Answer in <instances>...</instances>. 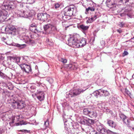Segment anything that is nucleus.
Instances as JSON below:
<instances>
[{
  "instance_id": "27",
  "label": "nucleus",
  "mask_w": 134,
  "mask_h": 134,
  "mask_svg": "<svg viewBox=\"0 0 134 134\" xmlns=\"http://www.w3.org/2000/svg\"><path fill=\"white\" fill-rule=\"evenodd\" d=\"M96 9V6L94 5L93 4H92V5L91 7H89L88 8H86V13L87 14L89 11L90 10L91 11H94Z\"/></svg>"
},
{
  "instance_id": "37",
  "label": "nucleus",
  "mask_w": 134,
  "mask_h": 134,
  "mask_svg": "<svg viewBox=\"0 0 134 134\" xmlns=\"http://www.w3.org/2000/svg\"><path fill=\"white\" fill-rule=\"evenodd\" d=\"M63 120L64 121H66V120L68 118V116H66L65 113H63Z\"/></svg>"
},
{
  "instance_id": "24",
  "label": "nucleus",
  "mask_w": 134,
  "mask_h": 134,
  "mask_svg": "<svg viewBox=\"0 0 134 134\" xmlns=\"http://www.w3.org/2000/svg\"><path fill=\"white\" fill-rule=\"evenodd\" d=\"M9 59L11 62H13L18 64L19 62L20 58L19 57H10Z\"/></svg>"
},
{
  "instance_id": "38",
  "label": "nucleus",
  "mask_w": 134,
  "mask_h": 134,
  "mask_svg": "<svg viewBox=\"0 0 134 134\" xmlns=\"http://www.w3.org/2000/svg\"><path fill=\"white\" fill-rule=\"evenodd\" d=\"M94 20L93 17H92L88 19V20H87V22L88 23H91Z\"/></svg>"
},
{
  "instance_id": "16",
  "label": "nucleus",
  "mask_w": 134,
  "mask_h": 134,
  "mask_svg": "<svg viewBox=\"0 0 134 134\" xmlns=\"http://www.w3.org/2000/svg\"><path fill=\"white\" fill-rule=\"evenodd\" d=\"M22 70L26 73H28L31 72V69L30 66L24 64L22 66H20Z\"/></svg>"
},
{
  "instance_id": "41",
  "label": "nucleus",
  "mask_w": 134,
  "mask_h": 134,
  "mask_svg": "<svg viewBox=\"0 0 134 134\" xmlns=\"http://www.w3.org/2000/svg\"><path fill=\"white\" fill-rule=\"evenodd\" d=\"M54 8L57 9L58 8L60 7V5L58 3H55L54 4Z\"/></svg>"
},
{
  "instance_id": "57",
  "label": "nucleus",
  "mask_w": 134,
  "mask_h": 134,
  "mask_svg": "<svg viewBox=\"0 0 134 134\" xmlns=\"http://www.w3.org/2000/svg\"><path fill=\"white\" fill-rule=\"evenodd\" d=\"M4 58L0 54V60L2 59H3Z\"/></svg>"
},
{
  "instance_id": "58",
  "label": "nucleus",
  "mask_w": 134,
  "mask_h": 134,
  "mask_svg": "<svg viewBox=\"0 0 134 134\" xmlns=\"http://www.w3.org/2000/svg\"><path fill=\"white\" fill-rule=\"evenodd\" d=\"M51 79H48V80H47L49 82V83H51Z\"/></svg>"
},
{
  "instance_id": "6",
  "label": "nucleus",
  "mask_w": 134,
  "mask_h": 134,
  "mask_svg": "<svg viewBox=\"0 0 134 134\" xmlns=\"http://www.w3.org/2000/svg\"><path fill=\"white\" fill-rule=\"evenodd\" d=\"M12 106L14 108L21 109L25 108L26 104L24 101H20L13 102L12 103Z\"/></svg>"
},
{
  "instance_id": "10",
  "label": "nucleus",
  "mask_w": 134,
  "mask_h": 134,
  "mask_svg": "<svg viewBox=\"0 0 134 134\" xmlns=\"http://www.w3.org/2000/svg\"><path fill=\"white\" fill-rule=\"evenodd\" d=\"M50 15L46 13H40L37 15V18L38 20L43 21H46L49 18Z\"/></svg>"
},
{
  "instance_id": "2",
  "label": "nucleus",
  "mask_w": 134,
  "mask_h": 134,
  "mask_svg": "<svg viewBox=\"0 0 134 134\" xmlns=\"http://www.w3.org/2000/svg\"><path fill=\"white\" fill-rule=\"evenodd\" d=\"M5 30L7 33L10 34L12 36L17 35L19 34L18 31L14 26L12 25L7 26L5 28Z\"/></svg>"
},
{
  "instance_id": "13",
  "label": "nucleus",
  "mask_w": 134,
  "mask_h": 134,
  "mask_svg": "<svg viewBox=\"0 0 134 134\" xmlns=\"http://www.w3.org/2000/svg\"><path fill=\"white\" fill-rule=\"evenodd\" d=\"M43 29L44 32H42L43 34H46L47 33H48L47 32V31L50 30H52L53 28H55L54 26L52 24V23L44 25L43 26Z\"/></svg>"
},
{
  "instance_id": "22",
  "label": "nucleus",
  "mask_w": 134,
  "mask_h": 134,
  "mask_svg": "<svg viewBox=\"0 0 134 134\" xmlns=\"http://www.w3.org/2000/svg\"><path fill=\"white\" fill-rule=\"evenodd\" d=\"M0 76L2 78L7 79L8 78L9 79H11L13 78V74L11 72H10L9 73V76L8 77L7 76L5 75L2 72L0 71Z\"/></svg>"
},
{
  "instance_id": "49",
  "label": "nucleus",
  "mask_w": 134,
  "mask_h": 134,
  "mask_svg": "<svg viewBox=\"0 0 134 134\" xmlns=\"http://www.w3.org/2000/svg\"><path fill=\"white\" fill-rule=\"evenodd\" d=\"M3 132V129L0 128V134H2Z\"/></svg>"
},
{
  "instance_id": "62",
  "label": "nucleus",
  "mask_w": 134,
  "mask_h": 134,
  "mask_svg": "<svg viewBox=\"0 0 134 134\" xmlns=\"http://www.w3.org/2000/svg\"><path fill=\"white\" fill-rule=\"evenodd\" d=\"M32 29H34V28H32Z\"/></svg>"
},
{
  "instance_id": "23",
  "label": "nucleus",
  "mask_w": 134,
  "mask_h": 134,
  "mask_svg": "<svg viewBox=\"0 0 134 134\" xmlns=\"http://www.w3.org/2000/svg\"><path fill=\"white\" fill-rule=\"evenodd\" d=\"M85 121L90 124H93L94 123V121L92 119H91L84 117L83 118V122L85 124Z\"/></svg>"
},
{
  "instance_id": "43",
  "label": "nucleus",
  "mask_w": 134,
  "mask_h": 134,
  "mask_svg": "<svg viewBox=\"0 0 134 134\" xmlns=\"http://www.w3.org/2000/svg\"><path fill=\"white\" fill-rule=\"evenodd\" d=\"M65 125V129L66 131H68L70 128L69 127H68V125L66 124H64Z\"/></svg>"
},
{
  "instance_id": "61",
  "label": "nucleus",
  "mask_w": 134,
  "mask_h": 134,
  "mask_svg": "<svg viewBox=\"0 0 134 134\" xmlns=\"http://www.w3.org/2000/svg\"><path fill=\"white\" fill-rule=\"evenodd\" d=\"M3 92L4 93L5 92V91H4V90H3Z\"/></svg>"
},
{
  "instance_id": "19",
  "label": "nucleus",
  "mask_w": 134,
  "mask_h": 134,
  "mask_svg": "<svg viewBox=\"0 0 134 134\" xmlns=\"http://www.w3.org/2000/svg\"><path fill=\"white\" fill-rule=\"evenodd\" d=\"M119 116L122 119L124 122L127 125H129L130 124V121L127 118L126 116L123 114H121L119 115Z\"/></svg>"
},
{
  "instance_id": "15",
  "label": "nucleus",
  "mask_w": 134,
  "mask_h": 134,
  "mask_svg": "<svg viewBox=\"0 0 134 134\" xmlns=\"http://www.w3.org/2000/svg\"><path fill=\"white\" fill-rule=\"evenodd\" d=\"M117 2H120V3L123 4H126L129 5L134 7V0H116Z\"/></svg>"
},
{
  "instance_id": "4",
  "label": "nucleus",
  "mask_w": 134,
  "mask_h": 134,
  "mask_svg": "<svg viewBox=\"0 0 134 134\" xmlns=\"http://www.w3.org/2000/svg\"><path fill=\"white\" fill-rule=\"evenodd\" d=\"M21 116V115H19L16 116L15 117H12L11 121L9 123L10 125L11 126H14V123H15V124H16V126L26 124H27L26 123L23 121H20V122L17 123H15L16 121H19L20 120V118Z\"/></svg>"
},
{
  "instance_id": "45",
  "label": "nucleus",
  "mask_w": 134,
  "mask_h": 134,
  "mask_svg": "<svg viewBox=\"0 0 134 134\" xmlns=\"http://www.w3.org/2000/svg\"><path fill=\"white\" fill-rule=\"evenodd\" d=\"M21 131L22 132H30V131H28L26 130H21Z\"/></svg>"
},
{
  "instance_id": "5",
  "label": "nucleus",
  "mask_w": 134,
  "mask_h": 134,
  "mask_svg": "<svg viewBox=\"0 0 134 134\" xmlns=\"http://www.w3.org/2000/svg\"><path fill=\"white\" fill-rule=\"evenodd\" d=\"M75 8L69 7H66L64 9V15L63 18L64 19L68 18V16L70 17L73 15V12Z\"/></svg>"
},
{
  "instance_id": "25",
  "label": "nucleus",
  "mask_w": 134,
  "mask_h": 134,
  "mask_svg": "<svg viewBox=\"0 0 134 134\" xmlns=\"http://www.w3.org/2000/svg\"><path fill=\"white\" fill-rule=\"evenodd\" d=\"M23 36L22 37H23V39L26 43H29L32 42V40H30L27 36L26 35L25 33L23 34Z\"/></svg>"
},
{
  "instance_id": "36",
  "label": "nucleus",
  "mask_w": 134,
  "mask_h": 134,
  "mask_svg": "<svg viewBox=\"0 0 134 134\" xmlns=\"http://www.w3.org/2000/svg\"><path fill=\"white\" fill-rule=\"evenodd\" d=\"M90 111L88 109L85 108L83 110V113L85 115L88 114L90 113Z\"/></svg>"
},
{
  "instance_id": "11",
  "label": "nucleus",
  "mask_w": 134,
  "mask_h": 134,
  "mask_svg": "<svg viewBox=\"0 0 134 134\" xmlns=\"http://www.w3.org/2000/svg\"><path fill=\"white\" fill-rule=\"evenodd\" d=\"M122 10H123L124 12L129 18H132L133 17V12L130 6L126 7Z\"/></svg>"
},
{
  "instance_id": "40",
  "label": "nucleus",
  "mask_w": 134,
  "mask_h": 134,
  "mask_svg": "<svg viewBox=\"0 0 134 134\" xmlns=\"http://www.w3.org/2000/svg\"><path fill=\"white\" fill-rule=\"evenodd\" d=\"M125 91L128 95L130 97V96L131 95V94L130 92L126 88L125 89Z\"/></svg>"
},
{
  "instance_id": "32",
  "label": "nucleus",
  "mask_w": 134,
  "mask_h": 134,
  "mask_svg": "<svg viewBox=\"0 0 134 134\" xmlns=\"http://www.w3.org/2000/svg\"><path fill=\"white\" fill-rule=\"evenodd\" d=\"M23 16L25 18H27L29 17V13H28V11H23Z\"/></svg>"
},
{
  "instance_id": "48",
  "label": "nucleus",
  "mask_w": 134,
  "mask_h": 134,
  "mask_svg": "<svg viewBox=\"0 0 134 134\" xmlns=\"http://www.w3.org/2000/svg\"><path fill=\"white\" fill-rule=\"evenodd\" d=\"M100 43L102 44L103 46L105 45V42L103 41H102L100 42Z\"/></svg>"
},
{
  "instance_id": "29",
  "label": "nucleus",
  "mask_w": 134,
  "mask_h": 134,
  "mask_svg": "<svg viewBox=\"0 0 134 134\" xmlns=\"http://www.w3.org/2000/svg\"><path fill=\"white\" fill-rule=\"evenodd\" d=\"M89 116L92 118H95L97 116V113L96 112L90 111Z\"/></svg>"
},
{
  "instance_id": "8",
  "label": "nucleus",
  "mask_w": 134,
  "mask_h": 134,
  "mask_svg": "<svg viewBox=\"0 0 134 134\" xmlns=\"http://www.w3.org/2000/svg\"><path fill=\"white\" fill-rule=\"evenodd\" d=\"M3 8L8 10H10L15 8V4L12 1H8L3 6Z\"/></svg>"
},
{
  "instance_id": "1",
  "label": "nucleus",
  "mask_w": 134,
  "mask_h": 134,
  "mask_svg": "<svg viewBox=\"0 0 134 134\" xmlns=\"http://www.w3.org/2000/svg\"><path fill=\"white\" fill-rule=\"evenodd\" d=\"M79 36L78 35L76 34L70 37L68 40V45L74 48H77V44L79 39Z\"/></svg>"
},
{
  "instance_id": "14",
  "label": "nucleus",
  "mask_w": 134,
  "mask_h": 134,
  "mask_svg": "<svg viewBox=\"0 0 134 134\" xmlns=\"http://www.w3.org/2000/svg\"><path fill=\"white\" fill-rule=\"evenodd\" d=\"M115 2L120 3V2H117L116 0H107V5L110 8H112L115 7Z\"/></svg>"
},
{
  "instance_id": "56",
  "label": "nucleus",
  "mask_w": 134,
  "mask_h": 134,
  "mask_svg": "<svg viewBox=\"0 0 134 134\" xmlns=\"http://www.w3.org/2000/svg\"><path fill=\"white\" fill-rule=\"evenodd\" d=\"M6 40V38L4 37H3L2 38V40L3 41H4Z\"/></svg>"
},
{
  "instance_id": "63",
  "label": "nucleus",
  "mask_w": 134,
  "mask_h": 134,
  "mask_svg": "<svg viewBox=\"0 0 134 134\" xmlns=\"http://www.w3.org/2000/svg\"><path fill=\"white\" fill-rule=\"evenodd\" d=\"M40 83H39V82H38V84H39V85H40Z\"/></svg>"
},
{
  "instance_id": "7",
  "label": "nucleus",
  "mask_w": 134,
  "mask_h": 134,
  "mask_svg": "<svg viewBox=\"0 0 134 134\" xmlns=\"http://www.w3.org/2000/svg\"><path fill=\"white\" fill-rule=\"evenodd\" d=\"M93 94L95 96L97 97L98 95L106 96L109 95V93L107 90H104L100 89L97 91H96L93 93Z\"/></svg>"
},
{
  "instance_id": "26",
  "label": "nucleus",
  "mask_w": 134,
  "mask_h": 134,
  "mask_svg": "<svg viewBox=\"0 0 134 134\" xmlns=\"http://www.w3.org/2000/svg\"><path fill=\"white\" fill-rule=\"evenodd\" d=\"M79 29L82 31H84L87 30L89 28L88 26H86L83 24L80 25L78 27Z\"/></svg>"
},
{
  "instance_id": "60",
  "label": "nucleus",
  "mask_w": 134,
  "mask_h": 134,
  "mask_svg": "<svg viewBox=\"0 0 134 134\" xmlns=\"http://www.w3.org/2000/svg\"><path fill=\"white\" fill-rule=\"evenodd\" d=\"M132 78H133L134 79V74H133V75H132Z\"/></svg>"
},
{
  "instance_id": "59",
  "label": "nucleus",
  "mask_w": 134,
  "mask_h": 134,
  "mask_svg": "<svg viewBox=\"0 0 134 134\" xmlns=\"http://www.w3.org/2000/svg\"><path fill=\"white\" fill-rule=\"evenodd\" d=\"M130 126L131 127H132L133 129H134V127H133L132 126Z\"/></svg>"
},
{
  "instance_id": "44",
  "label": "nucleus",
  "mask_w": 134,
  "mask_h": 134,
  "mask_svg": "<svg viewBox=\"0 0 134 134\" xmlns=\"http://www.w3.org/2000/svg\"><path fill=\"white\" fill-rule=\"evenodd\" d=\"M69 105V104L66 102H64V103L63 104V106H68Z\"/></svg>"
},
{
  "instance_id": "28",
  "label": "nucleus",
  "mask_w": 134,
  "mask_h": 134,
  "mask_svg": "<svg viewBox=\"0 0 134 134\" xmlns=\"http://www.w3.org/2000/svg\"><path fill=\"white\" fill-rule=\"evenodd\" d=\"M107 121V123L109 126L112 127H115V125L113 121L108 120Z\"/></svg>"
},
{
  "instance_id": "46",
  "label": "nucleus",
  "mask_w": 134,
  "mask_h": 134,
  "mask_svg": "<svg viewBox=\"0 0 134 134\" xmlns=\"http://www.w3.org/2000/svg\"><path fill=\"white\" fill-rule=\"evenodd\" d=\"M128 54V53L126 51H125L123 53V55L124 56L127 55Z\"/></svg>"
},
{
  "instance_id": "55",
  "label": "nucleus",
  "mask_w": 134,
  "mask_h": 134,
  "mask_svg": "<svg viewBox=\"0 0 134 134\" xmlns=\"http://www.w3.org/2000/svg\"><path fill=\"white\" fill-rule=\"evenodd\" d=\"M94 20H95L97 18V16L96 15H95L93 17Z\"/></svg>"
},
{
  "instance_id": "34",
  "label": "nucleus",
  "mask_w": 134,
  "mask_h": 134,
  "mask_svg": "<svg viewBox=\"0 0 134 134\" xmlns=\"http://www.w3.org/2000/svg\"><path fill=\"white\" fill-rule=\"evenodd\" d=\"M13 45L17 47H19L20 48H23L26 46V45L25 44H20L17 43L14 44H13Z\"/></svg>"
},
{
  "instance_id": "31",
  "label": "nucleus",
  "mask_w": 134,
  "mask_h": 134,
  "mask_svg": "<svg viewBox=\"0 0 134 134\" xmlns=\"http://www.w3.org/2000/svg\"><path fill=\"white\" fill-rule=\"evenodd\" d=\"M97 82L98 84L99 85H104V83L105 82L104 80L102 79L100 80L99 79H98L97 81Z\"/></svg>"
},
{
  "instance_id": "17",
  "label": "nucleus",
  "mask_w": 134,
  "mask_h": 134,
  "mask_svg": "<svg viewBox=\"0 0 134 134\" xmlns=\"http://www.w3.org/2000/svg\"><path fill=\"white\" fill-rule=\"evenodd\" d=\"M78 41L79 42L77 43V48L83 47L86 44V40L85 38H83L80 40L79 39Z\"/></svg>"
},
{
  "instance_id": "39",
  "label": "nucleus",
  "mask_w": 134,
  "mask_h": 134,
  "mask_svg": "<svg viewBox=\"0 0 134 134\" xmlns=\"http://www.w3.org/2000/svg\"><path fill=\"white\" fill-rule=\"evenodd\" d=\"M59 60L63 63H65L67 62V60L65 59L61 58L59 59Z\"/></svg>"
},
{
  "instance_id": "64",
  "label": "nucleus",
  "mask_w": 134,
  "mask_h": 134,
  "mask_svg": "<svg viewBox=\"0 0 134 134\" xmlns=\"http://www.w3.org/2000/svg\"><path fill=\"white\" fill-rule=\"evenodd\" d=\"M9 88V89H10V90L11 89L10 88Z\"/></svg>"
},
{
  "instance_id": "35",
  "label": "nucleus",
  "mask_w": 134,
  "mask_h": 134,
  "mask_svg": "<svg viewBox=\"0 0 134 134\" xmlns=\"http://www.w3.org/2000/svg\"><path fill=\"white\" fill-rule=\"evenodd\" d=\"M1 118L2 120L3 121L7 120L6 115L5 113H3L2 114L1 116Z\"/></svg>"
},
{
  "instance_id": "12",
  "label": "nucleus",
  "mask_w": 134,
  "mask_h": 134,
  "mask_svg": "<svg viewBox=\"0 0 134 134\" xmlns=\"http://www.w3.org/2000/svg\"><path fill=\"white\" fill-rule=\"evenodd\" d=\"M8 13L5 10H0V22L3 21L7 18Z\"/></svg>"
},
{
  "instance_id": "52",
  "label": "nucleus",
  "mask_w": 134,
  "mask_h": 134,
  "mask_svg": "<svg viewBox=\"0 0 134 134\" xmlns=\"http://www.w3.org/2000/svg\"><path fill=\"white\" fill-rule=\"evenodd\" d=\"M124 25V24L122 22H121L120 24V26L121 27H122Z\"/></svg>"
},
{
  "instance_id": "47",
  "label": "nucleus",
  "mask_w": 134,
  "mask_h": 134,
  "mask_svg": "<svg viewBox=\"0 0 134 134\" xmlns=\"http://www.w3.org/2000/svg\"><path fill=\"white\" fill-rule=\"evenodd\" d=\"M126 15V14L124 12V13L121 14H120V15L122 17Z\"/></svg>"
},
{
  "instance_id": "50",
  "label": "nucleus",
  "mask_w": 134,
  "mask_h": 134,
  "mask_svg": "<svg viewBox=\"0 0 134 134\" xmlns=\"http://www.w3.org/2000/svg\"><path fill=\"white\" fill-rule=\"evenodd\" d=\"M72 64H69L68 65V67H69V68H72Z\"/></svg>"
},
{
  "instance_id": "18",
  "label": "nucleus",
  "mask_w": 134,
  "mask_h": 134,
  "mask_svg": "<svg viewBox=\"0 0 134 134\" xmlns=\"http://www.w3.org/2000/svg\"><path fill=\"white\" fill-rule=\"evenodd\" d=\"M36 26V25L34 23H32L30 25L29 29L32 32L39 33L40 31L37 29Z\"/></svg>"
},
{
  "instance_id": "3",
  "label": "nucleus",
  "mask_w": 134,
  "mask_h": 134,
  "mask_svg": "<svg viewBox=\"0 0 134 134\" xmlns=\"http://www.w3.org/2000/svg\"><path fill=\"white\" fill-rule=\"evenodd\" d=\"M86 90V89L83 90L82 89H74L69 92L66 93V98L72 97L80 94L81 93H83Z\"/></svg>"
},
{
  "instance_id": "33",
  "label": "nucleus",
  "mask_w": 134,
  "mask_h": 134,
  "mask_svg": "<svg viewBox=\"0 0 134 134\" xmlns=\"http://www.w3.org/2000/svg\"><path fill=\"white\" fill-rule=\"evenodd\" d=\"M28 13H29V17L34 16L36 14L35 12L33 10L28 11Z\"/></svg>"
},
{
  "instance_id": "9",
  "label": "nucleus",
  "mask_w": 134,
  "mask_h": 134,
  "mask_svg": "<svg viewBox=\"0 0 134 134\" xmlns=\"http://www.w3.org/2000/svg\"><path fill=\"white\" fill-rule=\"evenodd\" d=\"M97 130L99 132V133L102 134H107L108 133H112L110 131L107 129L104 128L103 125H98L97 127Z\"/></svg>"
},
{
  "instance_id": "51",
  "label": "nucleus",
  "mask_w": 134,
  "mask_h": 134,
  "mask_svg": "<svg viewBox=\"0 0 134 134\" xmlns=\"http://www.w3.org/2000/svg\"><path fill=\"white\" fill-rule=\"evenodd\" d=\"M110 131L111 132H112V133H108L107 134H118L117 133L113 132L111 131Z\"/></svg>"
},
{
  "instance_id": "53",
  "label": "nucleus",
  "mask_w": 134,
  "mask_h": 134,
  "mask_svg": "<svg viewBox=\"0 0 134 134\" xmlns=\"http://www.w3.org/2000/svg\"><path fill=\"white\" fill-rule=\"evenodd\" d=\"M112 100H113L114 102H116V100H117V99H116V98H112Z\"/></svg>"
},
{
  "instance_id": "30",
  "label": "nucleus",
  "mask_w": 134,
  "mask_h": 134,
  "mask_svg": "<svg viewBox=\"0 0 134 134\" xmlns=\"http://www.w3.org/2000/svg\"><path fill=\"white\" fill-rule=\"evenodd\" d=\"M16 14L18 17H23V11L18 10L15 13Z\"/></svg>"
},
{
  "instance_id": "54",
  "label": "nucleus",
  "mask_w": 134,
  "mask_h": 134,
  "mask_svg": "<svg viewBox=\"0 0 134 134\" xmlns=\"http://www.w3.org/2000/svg\"><path fill=\"white\" fill-rule=\"evenodd\" d=\"M117 31L119 32V33H120L122 32V31L120 29H118L117 30Z\"/></svg>"
},
{
  "instance_id": "20",
  "label": "nucleus",
  "mask_w": 134,
  "mask_h": 134,
  "mask_svg": "<svg viewBox=\"0 0 134 134\" xmlns=\"http://www.w3.org/2000/svg\"><path fill=\"white\" fill-rule=\"evenodd\" d=\"M48 121H45L44 124H40L39 126L40 128H38V130H42L44 131L47 128V127H48Z\"/></svg>"
},
{
  "instance_id": "42",
  "label": "nucleus",
  "mask_w": 134,
  "mask_h": 134,
  "mask_svg": "<svg viewBox=\"0 0 134 134\" xmlns=\"http://www.w3.org/2000/svg\"><path fill=\"white\" fill-rule=\"evenodd\" d=\"M72 69L76 70L77 69V65L76 63L72 64Z\"/></svg>"
},
{
  "instance_id": "21",
  "label": "nucleus",
  "mask_w": 134,
  "mask_h": 134,
  "mask_svg": "<svg viewBox=\"0 0 134 134\" xmlns=\"http://www.w3.org/2000/svg\"><path fill=\"white\" fill-rule=\"evenodd\" d=\"M44 93L42 92H41L40 93L38 94L37 95V99L40 101L44 100Z\"/></svg>"
}]
</instances>
